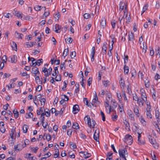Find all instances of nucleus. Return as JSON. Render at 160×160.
Returning a JSON list of instances; mask_svg holds the SVG:
<instances>
[{"label":"nucleus","instance_id":"obj_1","mask_svg":"<svg viewBox=\"0 0 160 160\" xmlns=\"http://www.w3.org/2000/svg\"><path fill=\"white\" fill-rule=\"evenodd\" d=\"M24 145L23 143L22 144H17L16 146H14V150H18V151L21 150L22 148L25 147L27 145L29 144V141L27 139H26L24 141Z\"/></svg>","mask_w":160,"mask_h":160},{"label":"nucleus","instance_id":"obj_2","mask_svg":"<svg viewBox=\"0 0 160 160\" xmlns=\"http://www.w3.org/2000/svg\"><path fill=\"white\" fill-rule=\"evenodd\" d=\"M133 139L132 136L130 135H126L123 139V141L127 144L131 145Z\"/></svg>","mask_w":160,"mask_h":160},{"label":"nucleus","instance_id":"obj_3","mask_svg":"<svg viewBox=\"0 0 160 160\" xmlns=\"http://www.w3.org/2000/svg\"><path fill=\"white\" fill-rule=\"evenodd\" d=\"M87 118V120H88V126L90 128H91L92 127L93 128L94 127V126L96 124L95 121L94 120L92 119V125L91 124V119L88 115H87L85 118L84 119H85V118Z\"/></svg>","mask_w":160,"mask_h":160},{"label":"nucleus","instance_id":"obj_4","mask_svg":"<svg viewBox=\"0 0 160 160\" xmlns=\"http://www.w3.org/2000/svg\"><path fill=\"white\" fill-rule=\"evenodd\" d=\"M147 107L146 109V113L147 118H152V115L151 114V106L149 104H147Z\"/></svg>","mask_w":160,"mask_h":160},{"label":"nucleus","instance_id":"obj_5","mask_svg":"<svg viewBox=\"0 0 160 160\" xmlns=\"http://www.w3.org/2000/svg\"><path fill=\"white\" fill-rule=\"evenodd\" d=\"M118 153L120 158L124 156H128V155L127 151L125 149H119L118 150Z\"/></svg>","mask_w":160,"mask_h":160},{"label":"nucleus","instance_id":"obj_6","mask_svg":"<svg viewBox=\"0 0 160 160\" xmlns=\"http://www.w3.org/2000/svg\"><path fill=\"white\" fill-rule=\"evenodd\" d=\"M99 130H96L95 131L94 134L93 135V138L94 139L97 141H99L98 140L99 139Z\"/></svg>","mask_w":160,"mask_h":160},{"label":"nucleus","instance_id":"obj_7","mask_svg":"<svg viewBox=\"0 0 160 160\" xmlns=\"http://www.w3.org/2000/svg\"><path fill=\"white\" fill-rule=\"evenodd\" d=\"M17 57L16 55H13L9 57L8 58L9 61H11L12 63H16L17 61Z\"/></svg>","mask_w":160,"mask_h":160},{"label":"nucleus","instance_id":"obj_8","mask_svg":"<svg viewBox=\"0 0 160 160\" xmlns=\"http://www.w3.org/2000/svg\"><path fill=\"white\" fill-rule=\"evenodd\" d=\"M79 106L77 104H76L73 106V112L74 114L77 113L79 111Z\"/></svg>","mask_w":160,"mask_h":160},{"label":"nucleus","instance_id":"obj_9","mask_svg":"<svg viewBox=\"0 0 160 160\" xmlns=\"http://www.w3.org/2000/svg\"><path fill=\"white\" fill-rule=\"evenodd\" d=\"M92 102L94 103H96L97 104H99L100 103V102L98 100V98L96 92H95L94 98L92 100Z\"/></svg>","mask_w":160,"mask_h":160},{"label":"nucleus","instance_id":"obj_10","mask_svg":"<svg viewBox=\"0 0 160 160\" xmlns=\"http://www.w3.org/2000/svg\"><path fill=\"white\" fill-rule=\"evenodd\" d=\"M32 73L35 74V76H36L37 74H39L40 72L38 70V68L36 67L33 68H32Z\"/></svg>","mask_w":160,"mask_h":160},{"label":"nucleus","instance_id":"obj_11","mask_svg":"<svg viewBox=\"0 0 160 160\" xmlns=\"http://www.w3.org/2000/svg\"><path fill=\"white\" fill-rule=\"evenodd\" d=\"M117 104L115 102H113L112 104V107L111 106H109V113L112 112L114 108H115L117 107Z\"/></svg>","mask_w":160,"mask_h":160},{"label":"nucleus","instance_id":"obj_12","mask_svg":"<svg viewBox=\"0 0 160 160\" xmlns=\"http://www.w3.org/2000/svg\"><path fill=\"white\" fill-rule=\"evenodd\" d=\"M15 36L16 38L18 39H22V37L23 36V35L21 33H18L17 31L15 32Z\"/></svg>","mask_w":160,"mask_h":160},{"label":"nucleus","instance_id":"obj_13","mask_svg":"<svg viewBox=\"0 0 160 160\" xmlns=\"http://www.w3.org/2000/svg\"><path fill=\"white\" fill-rule=\"evenodd\" d=\"M107 43L105 42L103 44L102 48V51L103 54H106V50L107 47L106 46Z\"/></svg>","mask_w":160,"mask_h":160},{"label":"nucleus","instance_id":"obj_14","mask_svg":"<svg viewBox=\"0 0 160 160\" xmlns=\"http://www.w3.org/2000/svg\"><path fill=\"white\" fill-rule=\"evenodd\" d=\"M144 99L143 98H139L137 101L138 103L139 104V106L140 107L143 106L144 101Z\"/></svg>","mask_w":160,"mask_h":160},{"label":"nucleus","instance_id":"obj_15","mask_svg":"<svg viewBox=\"0 0 160 160\" xmlns=\"http://www.w3.org/2000/svg\"><path fill=\"white\" fill-rule=\"evenodd\" d=\"M112 154L113 153L112 152H108L107 153V158L106 159V160H113L112 159Z\"/></svg>","mask_w":160,"mask_h":160},{"label":"nucleus","instance_id":"obj_16","mask_svg":"<svg viewBox=\"0 0 160 160\" xmlns=\"http://www.w3.org/2000/svg\"><path fill=\"white\" fill-rule=\"evenodd\" d=\"M141 96L142 97L141 98H145L144 99V102H146L147 101V97L146 95L145 92V91L144 90H142V91L141 90Z\"/></svg>","mask_w":160,"mask_h":160},{"label":"nucleus","instance_id":"obj_17","mask_svg":"<svg viewBox=\"0 0 160 160\" xmlns=\"http://www.w3.org/2000/svg\"><path fill=\"white\" fill-rule=\"evenodd\" d=\"M100 24L101 26L104 28L106 25V21L105 19L104 18H102L100 22Z\"/></svg>","mask_w":160,"mask_h":160},{"label":"nucleus","instance_id":"obj_18","mask_svg":"<svg viewBox=\"0 0 160 160\" xmlns=\"http://www.w3.org/2000/svg\"><path fill=\"white\" fill-rule=\"evenodd\" d=\"M119 84L121 88H124L125 81L122 78H121V79L119 80Z\"/></svg>","mask_w":160,"mask_h":160},{"label":"nucleus","instance_id":"obj_19","mask_svg":"<svg viewBox=\"0 0 160 160\" xmlns=\"http://www.w3.org/2000/svg\"><path fill=\"white\" fill-rule=\"evenodd\" d=\"M61 27H62L61 25L57 24H56L55 32L57 33H59L60 32H58V30L61 29Z\"/></svg>","mask_w":160,"mask_h":160},{"label":"nucleus","instance_id":"obj_20","mask_svg":"<svg viewBox=\"0 0 160 160\" xmlns=\"http://www.w3.org/2000/svg\"><path fill=\"white\" fill-rule=\"evenodd\" d=\"M128 38L129 41L133 42L134 40V35L132 32L129 33Z\"/></svg>","mask_w":160,"mask_h":160},{"label":"nucleus","instance_id":"obj_21","mask_svg":"<svg viewBox=\"0 0 160 160\" xmlns=\"http://www.w3.org/2000/svg\"><path fill=\"white\" fill-rule=\"evenodd\" d=\"M160 112L158 110H157L155 111V116L156 119H157V121L158 122H159L160 121L159 120V116H160Z\"/></svg>","mask_w":160,"mask_h":160},{"label":"nucleus","instance_id":"obj_22","mask_svg":"<svg viewBox=\"0 0 160 160\" xmlns=\"http://www.w3.org/2000/svg\"><path fill=\"white\" fill-rule=\"evenodd\" d=\"M15 129L16 128H14V127H13V128L11 129V133L10 134V135L11 138L12 139H13V135L14 132H15Z\"/></svg>","mask_w":160,"mask_h":160},{"label":"nucleus","instance_id":"obj_23","mask_svg":"<svg viewBox=\"0 0 160 160\" xmlns=\"http://www.w3.org/2000/svg\"><path fill=\"white\" fill-rule=\"evenodd\" d=\"M129 72V67L125 64L124 66V72L125 74H127Z\"/></svg>","mask_w":160,"mask_h":160},{"label":"nucleus","instance_id":"obj_24","mask_svg":"<svg viewBox=\"0 0 160 160\" xmlns=\"http://www.w3.org/2000/svg\"><path fill=\"white\" fill-rule=\"evenodd\" d=\"M11 46L12 49L15 51L17 50V45L16 43L12 41L11 44Z\"/></svg>","mask_w":160,"mask_h":160},{"label":"nucleus","instance_id":"obj_25","mask_svg":"<svg viewBox=\"0 0 160 160\" xmlns=\"http://www.w3.org/2000/svg\"><path fill=\"white\" fill-rule=\"evenodd\" d=\"M28 129V126L26 124H24L22 128L23 132L25 133H26Z\"/></svg>","mask_w":160,"mask_h":160},{"label":"nucleus","instance_id":"obj_26","mask_svg":"<svg viewBox=\"0 0 160 160\" xmlns=\"http://www.w3.org/2000/svg\"><path fill=\"white\" fill-rule=\"evenodd\" d=\"M134 112L135 114V115L138 117H139L140 115L139 111L138 108L137 107L134 108Z\"/></svg>","mask_w":160,"mask_h":160},{"label":"nucleus","instance_id":"obj_27","mask_svg":"<svg viewBox=\"0 0 160 160\" xmlns=\"http://www.w3.org/2000/svg\"><path fill=\"white\" fill-rule=\"evenodd\" d=\"M42 62V59H38L37 61L35 62L34 63H35V64L34 66V67H35L36 65L40 66V63Z\"/></svg>","mask_w":160,"mask_h":160},{"label":"nucleus","instance_id":"obj_28","mask_svg":"<svg viewBox=\"0 0 160 160\" xmlns=\"http://www.w3.org/2000/svg\"><path fill=\"white\" fill-rule=\"evenodd\" d=\"M48 70L49 71V72H48V71L46 73V74H44V75L46 77H47L49 76L51 74L52 71V68L51 67H50L48 69Z\"/></svg>","mask_w":160,"mask_h":160},{"label":"nucleus","instance_id":"obj_29","mask_svg":"<svg viewBox=\"0 0 160 160\" xmlns=\"http://www.w3.org/2000/svg\"><path fill=\"white\" fill-rule=\"evenodd\" d=\"M119 11L120 12H122L123 9L124 4L122 2H121L119 3Z\"/></svg>","mask_w":160,"mask_h":160},{"label":"nucleus","instance_id":"obj_30","mask_svg":"<svg viewBox=\"0 0 160 160\" xmlns=\"http://www.w3.org/2000/svg\"><path fill=\"white\" fill-rule=\"evenodd\" d=\"M139 119L140 122L143 126L145 125H146V122L144 120L143 117L142 116L140 117Z\"/></svg>","mask_w":160,"mask_h":160},{"label":"nucleus","instance_id":"obj_31","mask_svg":"<svg viewBox=\"0 0 160 160\" xmlns=\"http://www.w3.org/2000/svg\"><path fill=\"white\" fill-rule=\"evenodd\" d=\"M72 128L75 129H77L79 128V126L78 123L74 122L73 123Z\"/></svg>","mask_w":160,"mask_h":160},{"label":"nucleus","instance_id":"obj_32","mask_svg":"<svg viewBox=\"0 0 160 160\" xmlns=\"http://www.w3.org/2000/svg\"><path fill=\"white\" fill-rule=\"evenodd\" d=\"M44 112L45 113V115L46 116L49 117L50 116V114L49 112V110L48 109V108H46V109L44 110Z\"/></svg>","mask_w":160,"mask_h":160},{"label":"nucleus","instance_id":"obj_33","mask_svg":"<svg viewBox=\"0 0 160 160\" xmlns=\"http://www.w3.org/2000/svg\"><path fill=\"white\" fill-rule=\"evenodd\" d=\"M44 136L46 137V139L49 141L51 140V136L49 134H45V133L44 134Z\"/></svg>","mask_w":160,"mask_h":160},{"label":"nucleus","instance_id":"obj_34","mask_svg":"<svg viewBox=\"0 0 160 160\" xmlns=\"http://www.w3.org/2000/svg\"><path fill=\"white\" fill-rule=\"evenodd\" d=\"M148 138L150 142L152 144L153 142L154 143V141H155V140L153 139V138L149 135H148Z\"/></svg>","mask_w":160,"mask_h":160},{"label":"nucleus","instance_id":"obj_35","mask_svg":"<svg viewBox=\"0 0 160 160\" xmlns=\"http://www.w3.org/2000/svg\"><path fill=\"white\" fill-rule=\"evenodd\" d=\"M68 54V48L65 49L63 53V56L65 58L66 57Z\"/></svg>","mask_w":160,"mask_h":160},{"label":"nucleus","instance_id":"obj_36","mask_svg":"<svg viewBox=\"0 0 160 160\" xmlns=\"http://www.w3.org/2000/svg\"><path fill=\"white\" fill-rule=\"evenodd\" d=\"M127 13L126 14V12H124V15L123 16V17H121V16L119 18V20L120 21V24L121 23V22L123 18H127Z\"/></svg>","mask_w":160,"mask_h":160},{"label":"nucleus","instance_id":"obj_37","mask_svg":"<svg viewBox=\"0 0 160 160\" xmlns=\"http://www.w3.org/2000/svg\"><path fill=\"white\" fill-rule=\"evenodd\" d=\"M70 147L73 149L77 148V146L75 143L72 142H70Z\"/></svg>","mask_w":160,"mask_h":160},{"label":"nucleus","instance_id":"obj_38","mask_svg":"<svg viewBox=\"0 0 160 160\" xmlns=\"http://www.w3.org/2000/svg\"><path fill=\"white\" fill-rule=\"evenodd\" d=\"M132 78H134L136 76V72L134 69L131 71Z\"/></svg>","mask_w":160,"mask_h":160},{"label":"nucleus","instance_id":"obj_39","mask_svg":"<svg viewBox=\"0 0 160 160\" xmlns=\"http://www.w3.org/2000/svg\"><path fill=\"white\" fill-rule=\"evenodd\" d=\"M122 96L123 98L125 101L126 102H128V98L127 97L126 94L125 93V91L123 92V93H122Z\"/></svg>","mask_w":160,"mask_h":160},{"label":"nucleus","instance_id":"obj_40","mask_svg":"<svg viewBox=\"0 0 160 160\" xmlns=\"http://www.w3.org/2000/svg\"><path fill=\"white\" fill-rule=\"evenodd\" d=\"M25 44L26 45L27 48L32 47L33 46V44L31 43V42H26L25 44H24V45Z\"/></svg>","mask_w":160,"mask_h":160},{"label":"nucleus","instance_id":"obj_41","mask_svg":"<svg viewBox=\"0 0 160 160\" xmlns=\"http://www.w3.org/2000/svg\"><path fill=\"white\" fill-rule=\"evenodd\" d=\"M123 123L126 126V129H127L128 128L129 129L130 127L128 122L125 120V121L123 122Z\"/></svg>","mask_w":160,"mask_h":160},{"label":"nucleus","instance_id":"obj_42","mask_svg":"<svg viewBox=\"0 0 160 160\" xmlns=\"http://www.w3.org/2000/svg\"><path fill=\"white\" fill-rule=\"evenodd\" d=\"M91 156V154L87 152H86V153H84V154H83V157L85 158H89Z\"/></svg>","mask_w":160,"mask_h":160},{"label":"nucleus","instance_id":"obj_43","mask_svg":"<svg viewBox=\"0 0 160 160\" xmlns=\"http://www.w3.org/2000/svg\"><path fill=\"white\" fill-rule=\"evenodd\" d=\"M39 100L41 102V105H43V106H44V105H45V102L46 101L45 99L44 98H40V99H39Z\"/></svg>","mask_w":160,"mask_h":160},{"label":"nucleus","instance_id":"obj_44","mask_svg":"<svg viewBox=\"0 0 160 160\" xmlns=\"http://www.w3.org/2000/svg\"><path fill=\"white\" fill-rule=\"evenodd\" d=\"M154 143H152V145L153 147L156 148L158 149V144L156 142V141H153Z\"/></svg>","mask_w":160,"mask_h":160},{"label":"nucleus","instance_id":"obj_45","mask_svg":"<svg viewBox=\"0 0 160 160\" xmlns=\"http://www.w3.org/2000/svg\"><path fill=\"white\" fill-rule=\"evenodd\" d=\"M61 80L60 75H57L55 77V80L56 81H60Z\"/></svg>","mask_w":160,"mask_h":160},{"label":"nucleus","instance_id":"obj_46","mask_svg":"<svg viewBox=\"0 0 160 160\" xmlns=\"http://www.w3.org/2000/svg\"><path fill=\"white\" fill-rule=\"evenodd\" d=\"M102 83L104 86L105 87H107L109 85V81H104Z\"/></svg>","mask_w":160,"mask_h":160},{"label":"nucleus","instance_id":"obj_47","mask_svg":"<svg viewBox=\"0 0 160 160\" xmlns=\"http://www.w3.org/2000/svg\"><path fill=\"white\" fill-rule=\"evenodd\" d=\"M148 7V4H146L143 7V10L142 14L147 9Z\"/></svg>","mask_w":160,"mask_h":160},{"label":"nucleus","instance_id":"obj_48","mask_svg":"<svg viewBox=\"0 0 160 160\" xmlns=\"http://www.w3.org/2000/svg\"><path fill=\"white\" fill-rule=\"evenodd\" d=\"M76 52L75 51L72 52H71L70 56L72 58H73L76 56Z\"/></svg>","mask_w":160,"mask_h":160},{"label":"nucleus","instance_id":"obj_49","mask_svg":"<svg viewBox=\"0 0 160 160\" xmlns=\"http://www.w3.org/2000/svg\"><path fill=\"white\" fill-rule=\"evenodd\" d=\"M100 114L102 117V120L103 121H105V118L104 113L102 111H100Z\"/></svg>","mask_w":160,"mask_h":160},{"label":"nucleus","instance_id":"obj_50","mask_svg":"<svg viewBox=\"0 0 160 160\" xmlns=\"http://www.w3.org/2000/svg\"><path fill=\"white\" fill-rule=\"evenodd\" d=\"M21 13L20 12L18 11L16 13L15 15L18 18H22Z\"/></svg>","mask_w":160,"mask_h":160},{"label":"nucleus","instance_id":"obj_51","mask_svg":"<svg viewBox=\"0 0 160 160\" xmlns=\"http://www.w3.org/2000/svg\"><path fill=\"white\" fill-rule=\"evenodd\" d=\"M106 99H108V98L109 99H111V102H112V95L110 93H107L106 94Z\"/></svg>","mask_w":160,"mask_h":160},{"label":"nucleus","instance_id":"obj_52","mask_svg":"<svg viewBox=\"0 0 160 160\" xmlns=\"http://www.w3.org/2000/svg\"><path fill=\"white\" fill-rule=\"evenodd\" d=\"M54 17L56 19L58 20L60 17V14L59 12H58L56 14H55L54 15Z\"/></svg>","mask_w":160,"mask_h":160},{"label":"nucleus","instance_id":"obj_53","mask_svg":"<svg viewBox=\"0 0 160 160\" xmlns=\"http://www.w3.org/2000/svg\"><path fill=\"white\" fill-rule=\"evenodd\" d=\"M27 114L28 116H26V118H32L31 115L32 116V117H33V115L32 113V112H29L28 114L27 113Z\"/></svg>","mask_w":160,"mask_h":160},{"label":"nucleus","instance_id":"obj_54","mask_svg":"<svg viewBox=\"0 0 160 160\" xmlns=\"http://www.w3.org/2000/svg\"><path fill=\"white\" fill-rule=\"evenodd\" d=\"M95 52H91V61L92 62H93L94 60V56L95 54Z\"/></svg>","mask_w":160,"mask_h":160},{"label":"nucleus","instance_id":"obj_55","mask_svg":"<svg viewBox=\"0 0 160 160\" xmlns=\"http://www.w3.org/2000/svg\"><path fill=\"white\" fill-rule=\"evenodd\" d=\"M117 96L119 101H121L122 96L120 93H117Z\"/></svg>","mask_w":160,"mask_h":160},{"label":"nucleus","instance_id":"obj_56","mask_svg":"<svg viewBox=\"0 0 160 160\" xmlns=\"http://www.w3.org/2000/svg\"><path fill=\"white\" fill-rule=\"evenodd\" d=\"M124 64H126L127 62H128V55H124Z\"/></svg>","mask_w":160,"mask_h":160},{"label":"nucleus","instance_id":"obj_57","mask_svg":"<svg viewBox=\"0 0 160 160\" xmlns=\"http://www.w3.org/2000/svg\"><path fill=\"white\" fill-rule=\"evenodd\" d=\"M72 130L71 129H69L67 131V135L69 136V137H70L71 136L72 133Z\"/></svg>","mask_w":160,"mask_h":160},{"label":"nucleus","instance_id":"obj_58","mask_svg":"<svg viewBox=\"0 0 160 160\" xmlns=\"http://www.w3.org/2000/svg\"><path fill=\"white\" fill-rule=\"evenodd\" d=\"M90 16V14L87 13L84 14L83 15L84 18L85 19H88L89 18Z\"/></svg>","mask_w":160,"mask_h":160},{"label":"nucleus","instance_id":"obj_59","mask_svg":"<svg viewBox=\"0 0 160 160\" xmlns=\"http://www.w3.org/2000/svg\"><path fill=\"white\" fill-rule=\"evenodd\" d=\"M34 9L37 11H40L41 9V6L37 5L34 7Z\"/></svg>","mask_w":160,"mask_h":160},{"label":"nucleus","instance_id":"obj_60","mask_svg":"<svg viewBox=\"0 0 160 160\" xmlns=\"http://www.w3.org/2000/svg\"><path fill=\"white\" fill-rule=\"evenodd\" d=\"M60 68L62 70L65 68V63L64 62L61 63L60 65Z\"/></svg>","mask_w":160,"mask_h":160},{"label":"nucleus","instance_id":"obj_61","mask_svg":"<svg viewBox=\"0 0 160 160\" xmlns=\"http://www.w3.org/2000/svg\"><path fill=\"white\" fill-rule=\"evenodd\" d=\"M92 79L89 78L88 81V84L89 86H90L92 82Z\"/></svg>","mask_w":160,"mask_h":160},{"label":"nucleus","instance_id":"obj_62","mask_svg":"<svg viewBox=\"0 0 160 160\" xmlns=\"http://www.w3.org/2000/svg\"><path fill=\"white\" fill-rule=\"evenodd\" d=\"M51 155V153L50 152H48V153H47L46 154H45L44 156V157H47V158H48L49 157H50Z\"/></svg>","mask_w":160,"mask_h":160},{"label":"nucleus","instance_id":"obj_63","mask_svg":"<svg viewBox=\"0 0 160 160\" xmlns=\"http://www.w3.org/2000/svg\"><path fill=\"white\" fill-rule=\"evenodd\" d=\"M91 26V24H88L87 26H86L85 28V30L86 31H87L89 30Z\"/></svg>","mask_w":160,"mask_h":160},{"label":"nucleus","instance_id":"obj_64","mask_svg":"<svg viewBox=\"0 0 160 160\" xmlns=\"http://www.w3.org/2000/svg\"><path fill=\"white\" fill-rule=\"evenodd\" d=\"M28 160H36V158L33 157H26Z\"/></svg>","mask_w":160,"mask_h":160}]
</instances>
